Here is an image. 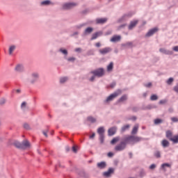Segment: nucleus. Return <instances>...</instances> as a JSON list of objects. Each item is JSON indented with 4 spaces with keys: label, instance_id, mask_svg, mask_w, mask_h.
<instances>
[{
    "label": "nucleus",
    "instance_id": "1",
    "mask_svg": "<svg viewBox=\"0 0 178 178\" xmlns=\"http://www.w3.org/2000/svg\"><path fill=\"white\" fill-rule=\"evenodd\" d=\"M142 140L143 138L133 135L124 136L123 138H122L120 144L117 145L115 147V151H117L118 152H120V151H124L128 144H131L132 145H134V144L140 143V141H142Z\"/></svg>",
    "mask_w": 178,
    "mask_h": 178
},
{
    "label": "nucleus",
    "instance_id": "2",
    "mask_svg": "<svg viewBox=\"0 0 178 178\" xmlns=\"http://www.w3.org/2000/svg\"><path fill=\"white\" fill-rule=\"evenodd\" d=\"M13 145L15 147V148H17L18 149H26V148H30L31 144L29 140H25L22 142H19L18 140H15L13 143Z\"/></svg>",
    "mask_w": 178,
    "mask_h": 178
},
{
    "label": "nucleus",
    "instance_id": "3",
    "mask_svg": "<svg viewBox=\"0 0 178 178\" xmlns=\"http://www.w3.org/2000/svg\"><path fill=\"white\" fill-rule=\"evenodd\" d=\"M40 79V74L38 72H33L31 74L30 77L26 80V83H29V84H35Z\"/></svg>",
    "mask_w": 178,
    "mask_h": 178
},
{
    "label": "nucleus",
    "instance_id": "4",
    "mask_svg": "<svg viewBox=\"0 0 178 178\" xmlns=\"http://www.w3.org/2000/svg\"><path fill=\"white\" fill-rule=\"evenodd\" d=\"M79 3L75 2H65L62 5L63 10H72L76 6H78Z\"/></svg>",
    "mask_w": 178,
    "mask_h": 178
},
{
    "label": "nucleus",
    "instance_id": "5",
    "mask_svg": "<svg viewBox=\"0 0 178 178\" xmlns=\"http://www.w3.org/2000/svg\"><path fill=\"white\" fill-rule=\"evenodd\" d=\"M118 97H119V92H114L104 100V104H109V102H111V101L114 100L115 98H118Z\"/></svg>",
    "mask_w": 178,
    "mask_h": 178
},
{
    "label": "nucleus",
    "instance_id": "6",
    "mask_svg": "<svg viewBox=\"0 0 178 178\" xmlns=\"http://www.w3.org/2000/svg\"><path fill=\"white\" fill-rule=\"evenodd\" d=\"M90 74H95L96 77H102L105 74V71L104 68H99L95 70L91 71Z\"/></svg>",
    "mask_w": 178,
    "mask_h": 178
},
{
    "label": "nucleus",
    "instance_id": "7",
    "mask_svg": "<svg viewBox=\"0 0 178 178\" xmlns=\"http://www.w3.org/2000/svg\"><path fill=\"white\" fill-rule=\"evenodd\" d=\"M94 31V28L92 27H88L86 28L83 33H82V37H87V35H90Z\"/></svg>",
    "mask_w": 178,
    "mask_h": 178
},
{
    "label": "nucleus",
    "instance_id": "8",
    "mask_svg": "<svg viewBox=\"0 0 178 178\" xmlns=\"http://www.w3.org/2000/svg\"><path fill=\"white\" fill-rule=\"evenodd\" d=\"M116 131H118V127H113L109 128L108 130V137H112V136H115V134H116Z\"/></svg>",
    "mask_w": 178,
    "mask_h": 178
},
{
    "label": "nucleus",
    "instance_id": "9",
    "mask_svg": "<svg viewBox=\"0 0 178 178\" xmlns=\"http://www.w3.org/2000/svg\"><path fill=\"white\" fill-rule=\"evenodd\" d=\"M14 70L17 73H23L24 72V66L22 64H17Z\"/></svg>",
    "mask_w": 178,
    "mask_h": 178
},
{
    "label": "nucleus",
    "instance_id": "10",
    "mask_svg": "<svg viewBox=\"0 0 178 178\" xmlns=\"http://www.w3.org/2000/svg\"><path fill=\"white\" fill-rule=\"evenodd\" d=\"M99 52L100 55H106V54H109V52H112V48L105 47L104 49H99Z\"/></svg>",
    "mask_w": 178,
    "mask_h": 178
},
{
    "label": "nucleus",
    "instance_id": "11",
    "mask_svg": "<svg viewBox=\"0 0 178 178\" xmlns=\"http://www.w3.org/2000/svg\"><path fill=\"white\" fill-rule=\"evenodd\" d=\"M58 51L64 56V57H63L64 59H67V56L69 55V51H67V49H66L63 47H61L58 49Z\"/></svg>",
    "mask_w": 178,
    "mask_h": 178
},
{
    "label": "nucleus",
    "instance_id": "12",
    "mask_svg": "<svg viewBox=\"0 0 178 178\" xmlns=\"http://www.w3.org/2000/svg\"><path fill=\"white\" fill-rule=\"evenodd\" d=\"M114 172L115 168H108V171L103 172V176H104V177H111V175H112V173H113Z\"/></svg>",
    "mask_w": 178,
    "mask_h": 178
},
{
    "label": "nucleus",
    "instance_id": "13",
    "mask_svg": "<svg viewBox=\"0 0 178 178\" xmlns=\"http://www.w3.org/2000/svg\"><path fill=\"white\" fill-rule=\"evenodd\" d=\"M156 31H158V28H153L146 33L145 37H152Z\"/></svg>",
    "mask_w": 178,
    "mask_h": 178
},
{
    "label": "nucleus",
    "instance_id": "14",
    "mask_svg": "<svg viewBox=\"0 0 178 178\" xmlns=\"http://www.w3.org/2000/svg\"><path fill=\"white\" fill-rule=\"evenodd\" d=\"M131 16H133L131 13L124 14L121 18H120L119 22H126V20H127V19L129 17H131Z\"/></svg>",
    "mask_w": 178,
    "mask_h": 178
},
{
    "label": "nucleus",
    "instance_id": "15",
    "mask_svg": "<svg viewBox=\"0 0 178 178\" xmlns=\"http://www.w3.org/2000/svg\"><path fill=\"white\" fill-rule=\"evenodd\" d=\"M102 34H104V33L102 31H99L98 32L93 33L92 35V38H90L91 41H92L94 40H97V38H98V37H101V35H102Z\"/></svg>",
    "mask_w": 178,
    "mask_h": 178
},
{
    "label": "nucleus",
    "instance_id": "16",
    "mask_svg": "<svg viewBox=\"0 0 178 178\" xmlns=\"http://www.w3.org/2000/svg\"><path fill=\"white\" fill-rule=\"evenodd\" d=\"M159 52H161V54H164V55H173V51L168 50L165 48L159 49Z\"/></svg>",
    "mask_w": 178,
    "mask_h": 178
},
{
    "label": "nucleus",
    "instance_id": "17",
    "mask_svg": "<svg viewBox=\"0 0 178 178\" xmlns=\"http://www.w3.org/2000/svg\"><path fill=\"white\" fill-rule=\"evenodd\" d=\"M138 24V20L131 21V22L128 26V29L133 30L134 29V27H136L137 26Z\"/></svg>",
    "mask_w": 178,
    "mask_h": 178
},
{
    "label": "nucleus",
    "instance_id": "18",
    "mask_svg": "<svg viewBox=\"0 0 178 178\" xmlns=\"http://www.w3.org/2000/svg\"><path fill=\"white\" fill-rule=\"evenodd\" d=\"M108 22V18H97L96 19V24H105Z\"/></svg>",
    "mask_w": 178,
    "mask_h": 178
},
{
    "label": "nucleus",
    "instance_id": "19",
    "mask_svg": "<svg viewBox=\"0 0 178 178\" xmlns=\"http://www.w3.org/2000/svg\"><path fill=\"white\" fill-rule=\"evenodd\" d=\"M77 173L80 177L87 178L88 177V175L86 173V171L84 170H79L77 171Z\"/></svg>",
    "mask_w": 178,
    "mask_h": 178
},
{
    "label": "nucleus",
    "instance_id": "20",
    "mask_svg": "<svg viewBox=\"0 0 178 178\" xmlns=\"http://www.w3.org/2000/svg\"><path fill=\"white\" fill-rule=\"evenodd\" d=\"M50 5H54L51 0H44L40 3V6H49Z\"/></svg>",
    "mask_w": 178,
    "mask_h": 178
},
{
    "label": "nucleus",
    "instance_id": "21",
    "mask_svg": "<svg viewBox=\"0 0 178 178\" xmlns=\"http://www.w3.org/2000/svg\"><path fill=\"white\" fill-rule=\"evenodd\" d=\"M97 168H98V169H105V168H106V162L101 161L97 163Z\"/></svg>",
    "mask_w": 178,
    "mask_h": 178
},
{
    "label": "nucleus",
    "instance_id": "22",
    "mask_svg": "<svg viewBox=\"0 0 178 178\" xmlns=\"http://www.w3.org/2000/svg\"><path fill=\"white\" fill-rule=\"evenodd\" d=\"M120 40H122V36L120 35H114L111 40L110 41L111 42H119V41H120Z\"/></svg>",
    "mask_w": 178,
    "mask_h": 178
},
{
    "label": "nucleus",
    "instance_id": "23",
    "mask_svg": "<svg viewBox=\"0 0 178 178\" xmlns=\"http://www.w3.org/2000/svg\"><path fill=\"white\" fill-rule=\"evenodd\" d=\"M127 95H124L117 101V104H122V102H126V101H127Z\"/></svg>",
    "mask_w": 178,
    "mask_h": 178
},
{
    "label": "nucleus",
    "instance_id": "24",
    "mask_svg": "<svg viewBox=\"0 0 178 178\" xmlns=\"http://www.w3.org/2000/svg\"><path fill=\"white\" fill-rule=\"evenodd\" d=\"M21 109L23 112H26V111H29V106H27V102H23L21 104Z\"/></svg>",
    "mask_w": 178,
    "mask_h": 178
},
{
    "label": "nucleus",
    "instance_id": "25",
    "mask_svg": "<svg viewBox=\"0 0 178 178\" xmlns=\"http://www.w3.org/2000/svg\"><path fill=\"white\" fill-rule=\"evenodd\" d=\"M130 129V124H126L121 127L120 133H124L125 131H127Z\"/></svg>",
    "mask_w": 178,
    "mask_h": 178
},
{
    "label": "nucleus",
    "instance_id": "26",
    "mask_svg": "<svg viewBox=\"0 0 178 178\" xmlns=\"http://www.w3.org/2000/svg\"><path fill=\"white\" fill-rule=\"evenodd\" d=\"M97 133L99 136H104L105 129L104 127H100L97 129Z\"/></svg>",
    "mask_w": 178,
    "mask_h": 178
},
{
    "label": "nucleus",
    "instance_id": "27",
    "mask_svg": "<svg viewBox=\"0 0 178 178\" xmlns=\"http://www.w3.org/2000/svg\"><path fill=\"white\" fill-rule=\"evenodd\" d=\"M122 47H124V48H133V43L132 42L123 43L122 44Z\"/></svg>",
    "mask_w": 178,
    "mask_h": 178
},
{
    "label": "nucleus",
    "instance_id": "28",
    "mask_svg": "<svg viewBox=\"0 0 178 178\" xmlns=\"http://www.w3.org/2000/svg\"><path fill=\"white\" fill-rule=\"evenodd\" d=\"M138 132V124H136L134 127V128H133V129H132V131H131V134H132L133 136H134V134H137Z\"/></svg>",
    "mask_w": 178,
    "mask_h": 178
},
{
    "label": "nucleus",
    "instance_id": "29",
    "mask_svg": "<svg viewBox=\"0 0 178 178\" xmlns=\"http://www.w3.org/2000/svg\"><path fill=\"white\" fill-rule=\"evenodd\" d=\"M120 136H117V137H115L113 138L111 141V144L112 145H115V143H118V141H120Z\"/></svg>",
    "mask_w": 178,
    "mask_h": 178
},
{
    "label": "nucleus",
    "instance_id": "30",
    "mask_svg": "<svg viewBox=\"0 0 178 178\" xmlns=\"http://www.w3.org/2000/svg\"><path fill=\"white\" fill-rule=\"evenodd\" d=\"M169 141H168L166 139L163 140L161 142V145L163 147V148L169 147Z\"/></svg>",
    "mask_w": 178,
    "mask_h": 178
},
{
    "label": "nucleus",
    "instance_id": "31",
    "mask_svg": "<svg viewBox=\"0 0 178 178\" xmlns=\"http://www.w3.org/2000/svg\"><path fill=\"white\" fill-rule=\"evenodd\" d=\"M156 108H158V106H156V105L149 104V105L146 106L143 109L151 110V109H156Z\"/></svg>",
    "mask_w": 178,
    "mask_h": 178
},
{
    "label": "nucleus",
    "instance_id": "32",
    "mask_svg": "<svg viewBox=\"0 0 178 178\" xmlns=\"http://www.w3.org/2000/svg\"><path fill=\"white\" fill-rule=\"evenodd\" d=\"M165 136L170 140V138L173 137V133L170 130H168L165 133Z\"/></svg>",
    "mask_w": 178,
    "mask_h": 178
},
{
    "label": "nucleus",
    "instance_id": "33",
    "mask_svg": "<svg viewBox=\"0 0 178 178\" xmlns=\"http://www.w3.org/2000/svg\"><path fill=\"white\" fill-rule=\"evenodd\" d=\"M67 80H69V77H67V76L60 77V83L65 84V83H66V81H67Z\"/></svg>",
    "mask_w": 178,
    "mask_h": 178
},
{
    "label": "nucleus",
    "instance_id": "34",
    "mask_svg": "<svg viewBox=\"0 0 178 178\" xmlns=\"http://www.w3.org/2000/svg\"><path fill=\"white\" fill-rule=\"evenodd\" d=\"M170 141H172L174 144H178V135L174 136L172 138L170 139Z\"/></svg>",
    "mask_w": 178,
    "mask_h": 178
},
{
    "label": "nucleus",
    "instance_id": "35",
    "mask_svg": "<svg viewBox=\"0 0 178 178\" xmlns=\"http://www.w3.org/2000/svg\"><path fill=\"white\" fill-rule=\"evenodd\" d=\"M16 49V46L15 45H11L9 49H8V54L9 55H12L13 54V51Z\"/></svg>",
    "mask_w": 178,
    "mask_h": 178
},
{
    "label": "nucleus",
    "instance_id": "36",
    "mask_svg": "<svg viewBox=\"0 0 178 178\" xmlns=\"http://www.w3.org/2000/svg\"><path fill=\"white\" fill-rule=\"evenodd\" d=\"M113 70V62H111L107 66V72H112Z\"/></svg>",
    "mask_w": 178,
    "mask_h": 178
},
{
    "label": "nucleus",
    "instance_id": "37",
    "mask_svg": "<svg viewBox=\"0 0 178 178\" xmlns=\"http://www.w3.org/2000/svg\"><path fill=\"white\" fill-rule=\"evenodd\" d=\"M85 26H87V24L86 23H83V24H81L76 25L75 29L76 30H80L81 29H83V27H85Z\"/></svg>",
    "mask_w": 178,
    "mask_h": 178
},
{
    "label": "nucleus",
    "instance_id": "38",
    "mask_svg": "<svg viewBox=\"0 0 178 178\" xmlns=\"http://www.w3.org/2000/svg\"><path fill=\"white\" fill-rule=\"evenodd\" d=\"M173 81H175V79L170 77V78H169V79L166 81V83H167L168 86H172Z\"/></svg>",
    "mask_w": 178,
    "mask_h": 178
},
{
    "label": "nucleus",
    "instance_id": "39",
    "mask_svg": "<svg viewBox=\"0 0 178 178\" xmlns=\"http://www.w3.org/2000/svg\"><path fill=\"white\" fill-rule=\"evenodd\" d=\"M88 122H90V123H95V122H97V119L91 116L88 117Z\"/></svg>",
    "mask_w": 178,
    "mask_h": 178
},
{
    "label": "nucleus",
    "instance_id": "40",
    "mask_svg": "<svg viewBox=\"0 0 178 178\" xmlns=\"http://www.w3.org/2000/svg\"><path fill=\"white\" fill-rule=\"evenodd\" d=\"M65 60H67V62H72V63L75 62L76 60V58L74 57H70V58H65Z\"/></svg>",
    "mask_w": 178,
    "mask_h": 178
},
{
    "label": "nucleus",
    "instance_id": "41",
    "mask_svg": "<svg viewBox=\"0 0 178 178\" xmlns=\"http://www.w3.org/2000/svg\"><path fill=\"white\" fill-rule=\"evenodd\" d=\"M163 120L159 118H156L154 120V124H161V123H163Z\"/></svg>",
    "mask_w": 178,
    "mask_h": 178
},
{
    "label": "nucleus",
    "instance_id": "42",
    "mask_svg": "<svg viewBox=\"0 0 178 178\" xmlns=\"http://www.w3.org/2000/svg\"><path fill=\"white\" fill-rule=\"evenodd\" d=\"M127 119L128 120H132V122H136L137 120V117H136V115H133L131 117H128Z\"/></svg>",
    "mask_w": 178,
    "mask_h": 178
},
{
    "label": "nucleus",
    "instance_id": "43",
    "mask_svg": "<svg viewBox=\"0 0 178 178\" xmlns=\"http://www.w3.org/2000/svg\"><path fill=\"white\" fill-rule=\"evenodd\" d=\"M99 141L101 144H104V141H105V135H99Z\"/></svg>",
    "mask_w": 178,
    "mask_h": 178
},
{
    "label": "nucleus",
    "instance_id": "44",
    "mask_svg": "<svg viewBox=\"0 0 178 178\" xmlns=\"http://www.w3.org/2000/svg\"><path fill=\"white\" fill-rule=\"evenodd\" d=\"M86 55H87V56H91L94 55V50L93 49L88 50L86 52Z\"/></svg>",
    "mask_w": 178,
    "mask_h": 178
},
{
    "label": "nucleus",
    "instance_id": "45",
    "mask_svg": "<svg viewBox=\"0 0 178 178\" xmlns=\"http://www.w3.org/2000/svg\"><path fill=\"white\" fill-rule=\"evenodd\" d=\"M154 155L156 158L159 159L161 158V152L157 150L154 152Z\"/></svg>",
    "mask_w": 178,
    "mask_h": 178
},
{
    "label": "nucleus",
    "instance_id": "46",
    "mask_svg": "<svg viewBox=\"0 0 178 178\" xmlns=\"http://www.w3.org/2000/svg\"><path fill=\"white\" fill-rule=\"evenodd\" d=\"M158 99V95H152L150 97V100L151 101H156Z\"/></svg>",
    "mask_w": 178,
    "mask_h": 178
},
{
    "label": "nucleus",
    "instance_id": "47",
    "mask_svg": "<svg viewBox=\"0 0 178 178\" xmlns=\"http://www.w3.org/2000/svg\"><path fill=\"white\" fill-rule=\"evenodd\" d=\"M24 129H25L26 130H31V127H30V124H29L28 123L24 124Z\"/></svg>",
    "mask_w": 178,
    "mask_h": 178
},
{
    "label": "nucleus",
    "instance_id": "48",
    "mask_svg": "<svg viewBox=\"0 0 178 178\" xmlns=\"http://www.w3.org/2000/svg\"><path fill=\"white\" fill-rule=\"evenodd\" d=\"M165 168H170V164L168 163H163L161 165V169H165Z\"/></svg>",
    "mask_w": 178,
    "mask_h": 178
},
{
    "label": "nucleus",
    "instance_id": "49",
    "mask_svg": "<svg viewBox=\"0 0 178 178\" xmlns=\"http://www.w3.org/2000/svg\"><path fill=\"white\" fill-rule=\"evenodd\" d=\"M145 175H146L145 170H141L140 171V177L143 178V177H144V176H145Z\"/></svg>",
    "mask_w": 178,
    "mask_h": 178
},
{
    "label": "nucleus",
    "instance_id": "50",
    "mask_svg": "<svg viewBox=\"0 0 178 178\" xmlns=\"http://www.w3.org/2000/svg\"><path fill=\"white\" fill-rule=\"evenodd\" d=\"M166 102H168V100L162 99V100L159 101V105H165V104H166Z\"/></svg>",
    "mask_w": 178,
    "mask_h": 178
},
{
    "label": "nucleus",
    "instance_id": "51",
    "mask_svg": "<svg viewBox=\"0 0 178 178\" xmlns=\"http://www.w3.org/2000/svg\"><path fill=\"white\" fill-rule=\"evenodd\" d=\"M144 86L146 88H151V87H152V83H145Z\"/></svg>",
    "mask_w": 178,
    "mask_h": 178
},
{
    "label": "nucleus",
    "instance_id": "52",
    "mask_svg": "<svg viewBox=\"0 0 178 178\" xmlns=\"http://www.w3.org/2000/svg\"><path fill=\"white\" fill-rule=\"evenodd\" d=\"M171 120H172V122H173V123H177L178 122V118L177 117L171 118Z\"/></svg>",
    "mask_w": 178,
    "mask_h": 178
},
{
    "label": "nucleus",
    "instance_id": "53",
    "mask_svg": "<svg viewBox=\"0 0 178 178\" xmlns=\"http://www.w3.org/2000/svg\"><path fill=\"white\" fill-rule=\"evenodd\" d=\"M127 26V24H123L118 26V30H122V29H124Z\"/></svg>",
    "mask_w": 178,
    "mask_h": 178
},
{
    "label": "nucleus",
    "instance_id": "54",
    "mask_svg": "<svg viewBox=\"0 0 178 178\" xmlns=\"http://www.w3.org/2000/svg\"><path fill=\"white\" fill-rule=\"evenodd\" d=\"M5 104H6V99H1L0 100V105H5Z\"/></svg>",
    "mask_w": 178,
    "mask_h": 178
},
{
    "label": "nucleus",
    "instance_id": "55",
    "mask_svg": "<svg viewBox=\"0 0 178 178\" xmlns=\"http://www.w3.org/2000/svg\"><path fill=\"white\" fill-rule=\"evenodd\" d=\"M173 90L178 94V83L173 88Z\"/></svg>",
    "mask_w": 178,
    "mask_h": 178
},
{
    "label": "nucleus",
    "instance_id": "56",
    "mask_svg": "<svg viewBox=\"0 0 178 178\" xmlns=\"http://www.w3.org/2000/svg\"><path fill=\"white\" fill-rule=\"evenodd\" d=\"M155 168H156V165H155V164H152V165L149 167V169H150L151 170H154V169H155Z\"/></svg>",
    "mask_w": 178,
    "mask_h": 178
},
{
    "label": "nucleus",
    "instance_id": "57",
    "mask_svg": "<svg viewBox=\"0 0 178 178\" xmlns=\"http://www.w3.org/2000/svg\"><path fill=\"white\" fill-rule=\"evenodd\" d=\"M95 77L97 76L95 74H93V76L89 79V81L93 82L94 80H95Z\"/></svg>",
    "mask_w": 178,
    "mask_h": 178
},
{
    "label": "nucleus",
    "instance_id": "58",
    "mask_svg": "<svg viewBox=\"0 0 178 178\" xmlns=\"http://www.w3.org/2000/svg\"><path fill=\"white\" fill-rule=\"evenodd\" d=\"M42 134L46 136L47 138H48V130H46V131H42Z\"/></svg>",
    "mask_w": 178,
    "mask_h": 178
},
{
    "label": "nucleus",
    "instance_id": "59",
    "mask_svg": "<svg viewBox=\"0 0 178 178\" xmlns=\"http://www.w3.org/2000/svg\"><path fill=\"white\" fill-rule=\"evenodd\" d=\"M72 151L74 154H77V147L76 146H73Z\"/></svg>",
    "mask_w": 178,
    "mask_h": 178
},
{
    "label": "nucleus",
    "instance_id": "60",
    "mask_svg": "<svg viewBox=\"0 0 178 178\" xmlns=\"http://www.w3.org/2000/svg\"><path fill=\"white\" fill-rule=\"evenodd\" d=\"M139 110H140V108H138V107H134V108H132V111H133L134 112H138Z\"/></svg>",
    "mask_w": 178,
    "mask_h": 178
},
{
    "label": "nucleus",
    "instance_id": "61",
    "mask_svg": "<svg viewBox=\"0 0 178 178\" xmlns=\"http://www.w3.org/2000/svg\"><path fill=\"white\" fill-rule=\"evenodd\" d=\"M107 156H108V158H112V156H113V153H112V152H108Z\"/></svg>",
    "mask_w": 178,
    "mask_h": 178
},
{
    "label": "nucleus",
    "instance_id": "62",
    "mask_svg": "<svg viewBox=\"0 0 178 178\" xmlns=\"http://www.w3.org/2000/svg\"><path fill=\"white\" fill-rule=\"evenodd\" d=\"M76 35H79V32L78 31H75L74 32L72 35L71 37H74Z\"/></svg>",
    "mask_w": 178,
    "mask_h": 178
},
{
    "label": "nucleus",
    "instance_id": "63",
    "mask_svg": "<svg viewBox=\"0 0 178 178\" xmlns=\"http://www.w3.org/2000/svg\"><path fill=\"white\" fill-rule=\"evenodd\" d=\"M172 49L175 51V52H178V46H175L172 48Z\"/></svg>",
    "mask_w": 178,
    "mask_h": 178
},
{
    "label": "nucleus",
    "instance_id": "64",
    "mask_svg": "<svg viewBox=\"0 0 178 178\" xmlns=\"http://www.w3.org/2000/svg\"><path fill=\"white\" fill-rule=\"evenodd\" d=\"M75 52H81V48L79 47L75 49Z\"/></svg>",
    "mask_w": 178,
    "mask_h": 178
}]
</instances>
